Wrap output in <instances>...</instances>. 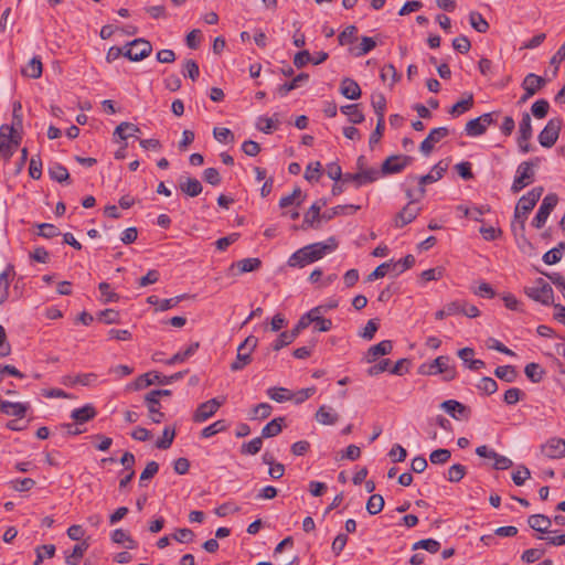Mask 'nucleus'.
<instances>
[{
    "label": "nucleus",
    "mask_w": 565,
    "mask_h": 565,
    "mask_svg": "<svg viewBox=\"0 0 565 565\" xmlns=\"http://www.w3.org/2000/svg\"><path fill=\"white\" fill-rule=\"evenodd\" d=\"M152 52V45L148 40L142 38L135 39L134 41L127 43L125 47H122V54L125 57L129 58L132 62H139L146 57H148Z\"/></svg>",
    "instance_id": "nucleus-6"
},
{
    "label": "nucleus",
    "mask_w": 565,
    "mask_h": 565,
    "mask_svg": "<svg viewBox=\"0 0 565 565\" xmlns=\"http://www.w3.org/2000/svg\"><path fill=\"white\" fill-rule=\"evenodd\" d=\"M535 172L531 170L527 163H520L516 169V175L511 185V191L516 194L521 192L525 186L534 181Z\"/></svg>",
    "instance_id": "nucleus-9"
},
{
    "label": "nucleus",
    "mask_w": 565,
    "mask_h": 565,
    "mask_svg": "<svg viewBox=\"0 0 565 565\" xmlns=\"http://www.w3.org/2000/svg\"><path fill=\"white\" fill-rule=\"evenodd\" d=\"M315 417L316 420L322 425H334L339 419L338 413L333 412L331 407L326 405L319 407Z\"/></svg>",
    "instance_id": "nucleus-29"
},
{
    "label": "nucleus",
    "mask_w": 565,
    "mask_h": 565,
    "mask_svg": "<svg viewBox=\"0 0 565 565\" xmlns=\"http://www.w3.org/2000/svg\"><path fill=\"white\" fill-rule=\"evenodd\" d=\"M137 132H140V128L138 126L124 121L116 127L114 136H118L121 140H127L129 137L135 136Z\"/></svg>",
    "instance_id": "nucleus-36"
},
{
    "label": "nucleus",
    "mask_w": 565,
    "mask_h": 565,
    "mask_svg": "<svg viewBox=\"0 0 565 565\" xmlns=\"http://www.w3.org/2000/svg\"><path fill=\"white\" fill-rule=\"evenodd\" d=\"M524 373L532 383H540L543 380L545 371L539 363L531 362L525 365Z\"/></svg>",
    "instance_id": "nucleus-40"
},
{
    "label": "nucleus",
    "mask_w": 565,
    "mask_h": 565,
    "mask_svg": "<svg viewBox=\"0 0 565 565\" xmlns=\"http://www.w3.org/2000/svg\"><path fill=\"white\" fill-rule=\"evenodd\" d=\"M226 429H227L226 422L224 419H220V420H216L213 424L204 427L201 430V437L202 438H210V437H213L214 435H216L218 433L225 431Z\"/></svg>",
    "instance_id": "nucleus-50"
},
{
    "label": "nucleus",
    "mask_w": 565,
    "mask_h": 565,
    "mask_svg": "<svg viewBox=\"0 0 565 565\" xmlns=\"http://www.w3.org/2000/svg\"><path fill=\"white\" fill-rule=\"evenodd\" d=\"M381 174L387 175V174H394L399 173L403 171V164L398 161V156L393 154L386 158L381 167Z\"/></svg>",
    "instance_id": "nucleus-33"
},
{
    "label": "nucleus",
    "mask_w": 565,
    "mask_h": 565,
    "mask_svg": "<svg viewBox=\"0 0 565 565\" xmlns=\"http://www.w3.org/2000/svg\"><path fill=\"white\" fill-rule=\"evenodd\" d=\"M10 487L18 492L30 491L35 486L32 478L14 479L9 482Z\"/></svg>",
    "instance_id": "nucleus-59"
},
{
    "label": "nucleus",
    "mask_w": 565,
    "mask_h": 565,
    "mask_svg": "<svg viewBox=\"0 0 565 565\" xmlns=\"http://www.w3.org/2000/svg\"><path fill=\"white\" fill-rule=\"evenodd\" d=\"M223 402L217 398H211L204 403H201L193 414V420L195 423H203L211 418L222 406Z\"/></svg>",
    "instance_id": "nucleus-11"
},
{
    "label": "nucleus",
    "mask_w": 565,
    "mask_h": 565,
    "mask_svg": "<svg viewBox=\"0 0 565 565\" xmlns=\"http://www.w3.org/2000/svg\"><path fill=\"white\" fill-rule=\"evenodd\" d=\"M14 275V267L11 264L0 274V306L8 300L11 278Z\"/></svg>",
    "instance_id": "nucleus-19"
},
{
    "label": "nucleus",
    "mask_w": 565,
    "mask_h": 565,
    "mask_svg": "<svg viewBox=\"0 0 565 565\" xmlns=\"http://www.w3.org/2000/svg\"><path fill=\"white\" fill-rule=\"evenodd\" d=\"M250 362H252V354L249 352H246V350L242 349V347L238 345L236 360L231 363V371H233V372L241 371L245 366H247Z\"/></svg>",
    "instance_id": "nucleus-37"
},
{
    "label": "nucleus",
    "mask_w": 565,
    "mask_h": 565,
    "mask_svg": "<svg viewBox=\"0 0 565 565\" xmlns=\"http://www.w3.org/2000/svg\"><path fill=\"white\" fill-rule=\"evenodd\" d=\"M284 420V417H276L271 419L263 427L260 437L264 439L276 437L277 435H279L282 430Z\"/></svg>",
    "instance_id": "nucleus-31"
},
{
    "label": "nucleus",
    "mask_w": 565,
    "mask_h": 565,
    "mask_svg": "<svg viewBox=\"0 0 565 565\" xmlns=\"http://www.w3.org/2000/svg\"><path fill=\"white\" fill-rule=\"evenodd\" d=\"M469 23L477 32L486 33L489 30V23L486 21L482 14L477 11L470 12Z\"/></svg>",
    "instance_id": "nucleus-47"
},
{
    "label": "nucleus",
    "mask_w": 565,
    "mask_h": 565,
    "mask_svg": "<svg viewBox=\"0 0 565 565\" xmlns=\"http://www.w3.org/2000/svg\"><path fill=\"white\" fill-rule=\"evenodd\" d=\"M544 192L543 186H535L526 194L522 195L514 209V216L512 221V231L515 236H519L524 244L531 245L525 237V222L529 213L534 209L537 201Z\"/></svg>",
    "instance_id": "nucleus-1"
},
{
    "label": "nucleus",
    "mask_w": 565,
    "mask_h": 565,
    "mask_svg": "<svg viewBox=\"0 0 565 565\" xmlns=\"http://www.w3.org/2000/svg\"><path fill=\"white\" fill-rule=\"evenodd\" d=\"M465 131L468 136L477 137L486 132V128L480 117L469 120L466 124Z\"/></svg>",
    "instance_id": "nucleus-58"
},
{
    "label": "nucleus",
    "mask_w": 565,
    "mask_h": 565,
    "mask_svg": "<svg viewBox=\"0 0 565 565\" xmlns=\"http://www.w3.org/2000/svg\"><path fill=\"white\" fill-rule=\"evenodd\" d=\"M415 201L411 200L395 216V226L404 227L413 222L420 212V209L414 205Z\"/></svg>",
    "instance_id": "nucleus-14"
},
{
    "label": "nucleus",
    "mask_w": 565,
    "mask_h": 565,
    "mask_svg": "<svg viewBox=\"0 0 565 565\" xmlns=\"http://www.w3.org/2000/svg\"><path fill=\"white\" fill-rule=\"evenodd\" d=\"M340 92L345 98L353 99V100L359 99L362 94V90H361L358 82L350 77H344L341 81Z\"/></svg>",
    "instance_id": "nucleus-21"
},
{
    "label": "nucleus",
    "mask_w": 565,
    "mask_h": 565,
    "mask_svg": "<svg viewBox=\"0 0 565 565\" xmlns=\"http://www.w3.org/2000/svg\"><path fill=\"white\" fill-rule=\"evenodd\" d=\"M475 355V350L472 348L466 347L458 351V356L463 361L467 367L471 371H479L486 366V363L479 359H472Z\"/></svg>",
    "instance_id": "nucleus-20"
},
{
    "label": "nucleus",
    "mask_w": 565,
    "mask_h": 565,
    "mask_svg": "<svg viewBox=\"0 0 565 565\" xmlns=\"http://www.w3.org/2000/svg\"><path fill=\"white\" fill-rule=\"evenodd\" d=\"M440 408H443L447 414H449L456 420L465 419L468 420L471 416V409L467 405L456 401V399H447L440 404Z\"/></svg>",
    "instance_id": "nucleus-10"
},
{
    "label": "nucleus",
    "mask_w": 565,
    "mask_h": 565,
    "mask_svg": "<svg viewBox=\"0 0 565 565\" xmlns=\"http://www.w3.org/2000/svg\"><path fill=\"white\" fill-rule=\"evenodd\" d=\"M548 110L550 103L544 98L534 102L531 106V114L537 119L545 118L548 114Z\"/></svg>",
    "instance_id": "nucleus-52"
},
{
    "label": "nucleus",
    "mask_w": 565,
    "mask_h": 565,
    "mask_svg": "<svg viewBox=\"0 0 565 565\" xmlns=\"http://www.w3.org/2000/svg\"><path fill=\"white\" fill-rule=\"evenodd\" d=\"M55 545L53 544L38 546L35 548L36 559L34 561L33 565H40L45 557L52 558L55 555Z\"/></svg>",
    "instance_id": "nucleus-54"
},
{
    "label": "nucleus",
    "mask_w": 565,
    "mask_h": 565,
    "mask_svg": "<svg viewBox=\"0 0 565 565\" xmlns=\"http://www.w3.org/2000/svg\"><path fill=\"white\" fill-rule=\"evenodd\" d=\"M111 540L114 543H117V544L127 542L128 543L127 548H130V550H132L137 546L136 541L129 534H127L122 529H116L111 533Z\"/></svg>",
    "instance_id": "nucleus-56"
},
{
    "label": "nucleus",
    "mask_w": 565,
    "mask_h": 565,
    "mask_svg": "<svg viewBox=\"0 0 565 565\" xmlns=\"http://www.w3.org/2000/svg\"><path fill=\"white\" fill-rule=\"evenodd\" d=\"M473 106V96L472 94H469L466 99L459 100L456 104H454L450 109L449 114L454 117H457L466 111H468Z\"/></svg>",
    "instance_id": "nucleus-46"
},
{
    "label": "nucleus",
    "mask_w": 565,
    "mask_h": 565,
    "mask_svg": "<svg viewBox=\"0 0 565 565\" xmlns=\"http://www.w3.org/2000/svg\"><path fill=\"white\" fill-rule=\"evenodd\" d=\"M262 266V260L257 257H249V258H244L242 260H238L236 263H233L230 267V270H234V269H237L236 273H234V275H241V274H245V273H250V271H255L257 269H259Z\"/></svg>",
    "instance_id": "nucleus-17"
},
{
    "label": "nucleus",
    "mask_w": 565,
    "mask_h": 565,
    "mask_svg": "<svg viewBox=\"0 0 565 565\" xmlns=\"http://www.w3.org/2000/svg\"><path fill=\"white\" fill-rule=\"evenodd\" d=\"M494 375L507 383H512L516 380L518 372L513 365H501L494 370Z\"/></svg>",
    "instance_id": "nucleus-42"
},
{
    "label": "nucleus",
    "mask_w": 565,
    "mask_h": 565,
    "mask_svg": "<svg viewBox=\"0 0 565 565\" xmlns=\"http://www.w3.org/2000/svg\"><path fill=\"white\" fill-rule=\"evenodd\" d=\"M342 114L348 116L351 124L358 125L364 121V114L359 109L358 104H349L340 107Z\"/></svg>",
    "instance_id": "nucleus-30"
},
{
    "label": "nucleus",
    "mask_w": 565,
    "mask_h": 565,
    "mask_svg": "<svg viewBox=\"0 0 565 565\" xmlns=\"http://www.w3.org/2000/svg\"><path fill=\"white\" fill-rule=\"evenodd\" d=\"M525 295L532 300L544 306L554 305V291L543 278H536L533 286L524 287Z\"/></svg>",
    "instance_id": "nucleus-5"
},
{
    "label": "nucleus",
    "mask_w": 565,
    "mask_h": 565,
    "mask_svg": "<svg viewBox=\"0 0 565 565\" xmlns=\"http://www.w3.org/2000/svg\"><path fill=\"white\" fill-rule=\"evenodd\" d=\"M466 467L461 463H455L448 469L447 480L450 482H459L466 475Z\"/></svg>",
    "instance_id": "nucleus-64"
},
{
    "label": "nucleus",
    "mask_w": 565,
    "mask_h": 565,
    "mask_svg": "<svg viewBox=\"0 0 565 565\" xmlns=\"http://www.w3.org/2000/svg\"><path fill=\"white\" fill-rule=\"evenodd\" d=\"M262 447H263V438L260 436L255 437L250 441L244 443L241 446V454L254 456L260 451Z\"/></svg>",
    "instance_id": "nucleus-55"
},
{
    "label": "nucleus",
    "mask_w": 565,
    "mask_h": 565,
    "mask_svg": "<svg viewBox=\"0 0 565 565\" xmlns=\"http://www.w3.org/2000/svg\"><path fill=\"white\" fill-rule=\"evenodd\" d=\"M199 348L200 342H193L184 351H180L173 354L169 360L166 361V363L168 365H173L177 363L184 362L185 360L194 355Z\"/></svg>",
    "instance_id": "nucleus-32"
},
{
    "label": "nucleus",
    "mask_w": 565,
    "mask_h": 565,
    "mask_svg": "<svg viewBox=\"0 0 565 565\" xmlns=\"http://www.w3.org/2000/svg\"><path fill=\"white\" fill-rule=\"evenodd\" d=\"M328 248L329 247H326L323 242L306 245L296 250L288 258L287 264L289 267L302 268L321 259L328 253Z\"/></svg>",
    "instance_id": "nucleus-2"
},
{
    "label": "nucleus",
    "mask_w": 565,
    "mask_h": 565,
    "mask_svg": "<svg viewBox=\"0 0 565 565\" xmlns=\"http://www.w3.org/2000/svg\"><path fill=\"white\" fill-rule=\"evenodd\" d=\"M443 162H438L436 163L431 171L425 175H422L419 179H418V182H419V192H420V195L423 196L426 192L425 190V185L426 184H429V183H433V182H436L438 181L439 179L443 178L444 173L446 172L448 166L447 164H441Z\"/></svg>",
    "instance_id": "nucleus-15"
},
{
    "label": "nucleus",
    "mask_w": 565,
    "mask_h": 565,
    "mask_svg": "<svg viewBox=\"0 0 565 565\" xmlns=\"http://www.w3.org/2000/svg\"><path fill=\"white\" fill-rule=\"evenodd\" d=\"M527 524L534 531L540 533H550L552 521L545 514H532L527 518Z\"/></svg>",
    "instance_id": "nucleus-24"
},
{
    "label": "nucleus",
    "mask_w": 565,
    "mask_h": 565,
    "mask_svg": "<svg viewBox=\"0 0 565 565\" xmlns=\"http://www.w3.org/2000/svg\"><path fill=\"white\" fill-rule=\"evenodd\" d=\"M371 105L374 109V113L377 116V119H384L385 110H386V98L382 93H374L371 96Z\"/></svg>",
    "instance_id": "nucleus-44"
},
{
    "label": "nucleus",
    "mask_w": 565,
    "mask_h": 565,
    "mask_svg": "<svg viewBox=\"0 0 565 565\" xmlns=\"http://www.w3.org/2000/svg\"><path fill=\"white\" fill-rule=\"evenodd\" d=\"M450 358L447 355L437 356L430 363H424L418 367L422 375L443 374V380L450 382L456 379L457 372L455 366L449 365Z\"/></svg>",
    "instance_id": "nucleus-3"
},
{
    "label": "nucleus",
    "mask_w": 565,
    "mask_h": 565,
    "mask_svg": "<svg viewBox=\"0 0 565 565\" xmlns=\"http://www.w3.org/2000/svg\"><path fill=\"white\" fill-rule=\"evenodd\" d=\"M384 508V499L381 494H372L366 502V511L371 515L380 513Z\"/></svg>",
    "instance_id": "nucleus-53"
},
{
    "label": "nucleus",
    "mask_w": 565,
    "mask_h": 565,
    "mask_svg": "<svg viewBox=\"0 0 565 565\" xmlns=\"http://www.w3.org/2000/svg\"><path fill=\"white\" fill-rule=\"evenodd\" d=\"M360 209H361L360 205H354V204L337 205L334 207L326 210L322 213V220L324 222H329L339 215L354 214Z\"/></svg>",
    "instance_id": "nucleus-23"
},
{
    "label": "nucleus",
    "mask_w": 565,
    "mask_h": 565,
    "mask_svg": "<svg viewBox=\"0 0 565 565\" xmlns=\"http://www.w3.org/2000/svg\"><path fill=\"white\" fill-rule=\"evenodd\" d=\"M97 415V411L93 404H86L83 407L75 408L71 413V418L77 424H84L94 419Z\"/></svg>",
    "instance_id": "nucleus-22"
},
{
    "label": "nucleus",
    "mask_w": 565,
    "mask_h": 565,
    "mask_svg": "<svg viewBox=\"0 0 565 565\" xmlns=\"http://www.w3.org/2000/svg\"><path fill=\"white\" fill-rule=\"evenodd\" d=\"M267 395L269 396V398L277 403L291 401L294 397L292 393H290V391L285 387H270L267 390Z\"/></svg>",
    "instance_id": "nucleus-45"
},
{
    "label": "nucleus",
    "mask_w": 565,
    "mask_h": 565,
    "mask_svg": "<svg viewBox=\"0 0 565 565\" xmlns=\"http://www.w3.org/2000/svg\"><path fill=\"white\" fill-rule=\"evenodd\" d=\"M546 85V79L534 73H529L521 86H526L529 89H534V95Z\"/></svg>",
    "instance_id": "nucleus-39"
},
{
    "label": "nucleus",
    "mask_w": 565,
    "mask_h": 565,
    "mask_svg": "<svg viewBox=\"0 0 565 565\" xmlns=\"http://www.w3.org/2000/svg\"><path fill=\"white\" fill-rule=\"evenodd\" d=\"M449 135L447 127H438L430 130L428 136L422 141L419 150L423 154L429 156L434 149V145L439 142L440 139Z\"/></svg>",
    "instance_id": "nucleus-12"
},
{
    "label": "nucleus",
    "mask_w": 565,
    "mask_h": 565,
    "mask_svg": "<svg viewBox=\"0 0 565 565\" xmlns=\"http://www.w3.org/2000/svg\"><path fill=\"white\" fill-rule=\"evenodd\" d=\"M477 388L487 395H491L498 391V384L492 377L484 376L477 384Z\"/></svg>",
    "instance_id": "nucleus-63"
},
{
    "label": "nucleus",
    "mask_w": 565,
    "mask_h": 565,
    "mask_svg": "<svg viewBox=\"0 0 565 565\" xmlns=\"http://www.w3.org/2000/svg\"><path fill=\"white\" fill-rule=\"evenodd\" d=\"M358 28L355 25L347 26L339 35L338 42L340 45L353 43L356 40Z\"/></svg>",
    "instance_id": "nucleus-62"
},
{
    "label": "nucleus",
    "mask_w": 565,
    "mask_h": 565,
    "mask_svg": "<svg viewBox=\"0 0 565 565\" xmlns=\"http://www.w3.org/2000/svg\"><path fill=\"white\" fill-rule=\"evenodd\" d=\"M29 408L30 405L28 403H13L8 401H3L0 403L1 413L9 416H15L18 418H23Z\"/></svg>",
    "instance_id": "nucleus-16"
},
{
    "label": "nucleus",
    "mask_w": 565,
    "mask_h": 565,
    "mask_svg": "<svg viewBox=\"0 0 565 565\" xmlns=\"http://www.w3.org/2000/svg\"><path fill=\"white\" fill-rule=\"evenodd\" d=\"M376 46L373 38L362 36L360 46L351 50L354 56L360 57L371 52Z\"/></svg>",
    "instance_id": "nucleus-51"
},
{
    "label": "nucleus",
    "mask_w": 565,
    "mask_h": 565,
    "mask_svg": "<svg viewBox=\"0 0 565 565\" xmlns=\"http://www.w3.org/2000/svg\"><path fill=\"white\" fill-rule=\"evenodd\" d=\"M451 457L450 450L446 448H439L430 452L429 460L433 465H444Z\"/></svg>",
    "instance_id": "nucleus-61"
},
{
    "label": "nucleus",
    "mask_w": 565,
    "mask_h": 565,
    "mask_svg": "<svg viewBox=\"0 0 565 565\" xmlns=\"http://www.w3.org/2000/svg\"><path fill=\"white\" fill-rule=\"evenodd\" d=\"M175 437V428L174 427H164L162 437L159 438L156 443V447L158 449L166 450L171 447L173 439Z\"/></svg>",
    "instance_id": "nucleus-48"
},
{
    "label": "nucleus",
    "mask_w": 565,
    "mask_h": 565,
    "mask_svg": "<svg viewBox=\"0 0 565 565\" xmlns=\"http://www.w3.org/2000/svg\"><path fill=\"white\" fill-rule=\"evenodd\" d=\"M42 62L40 57L34 56L22 70V74L30 78H39L42 75Z\"/></svg>",
    "instance_id": "nucleus-43"
},
{
    "label": "nucleus",
    "mask_w": 565,
    "mask_h": 565,
    "mask_svg": "<svg viewBox=\"0 0 565 565\" xmlns=\"http://www.w3.org/2000/svg\"><path fill=\"white\" fill-rule=\"evenodd\" d=\"M562 126V118H551L543 130L539 134L537 139L540 145L544 148H552L558 139Z\"/></svg>",
    "instance_id": "nucleus-7"
},
{
    "label": "nucleus",
    "mask_w": 565,
    "mask_h": 565,
    "mask_svg": "<svg viewBox=\"0 0 565 565\" xmlns=\"http://www.w3.org/2000/svg\"><path fill=\"white\" fill-rule=\"evenodd\" d=\"M356 173V188H360L369 183H373L381 175V171H379L375 168L362 169V171H358Z\"/></svg>",
    "instance_id": "nucleus-34"
},
{
    "label": "nucleus",
    "mask_w": 565,
    "mask_h": 565,
    "mask_svg": "<svg viewBox=\"0 0 565 565\" xmlns=\"http://www.w3.org/2000/svg\"><path fill=\"white\" fill-rule=\"evenodd\" d=\"M414 264L415 257L412 254H408L396 263L392 262V271L394 273L395 276H398L405 270L412 268Z\"/></svg>",
    "instance_id": "nucleus-49"
},
{
    "label": "nucleus",
    "mask_w": 565,
    "mask_h": 565,
    "mask_svg": "<svg viewBox=\"0 0 565 565\" xmlns=\"http://www.w3.org/2000/svg\"><path fill=\"white\" fill-rule=\"evenodd\" d=\"M97 320L105 324L119 323L120 315L117 310L105 309L97 315Z\"/></svg>",
    "instance_id": "nucleus-60"
},
{
    "label": "nucleus",
    "mask_w": 565,
    "mask_h": 565,
    "mask_svg": "<svg viewBox=\"0 0 565 565\" xmlns=\"http://www.w3.org/2000/svg\"><path fill=\"white\" fill-rule=\"evenodd\" d=\"M89 543L84 540L81 543L76 544L73 547V551L71 554H67L65 556V562L68 565H77L79 561L82 559L84 553L88 550Z\"/></svg>",
    "instance_id": "nucleus-35"
},
{
    "label": "nucleus",
    "mask_w": 565,
    "mask_h": 565,
    "mask_svg": "<svg viewBox=\"0 0 565 565\" xmlns=\"http://www.w3.org/2000/svg\"><path fill=\"white\" fill-rule=\"evenodd\" d=\"M393 350V343L391 340H383L380 343L372 345L367 350L366 361L369 363L374 362L379 355L390 354Z\"/></svg>",
    "instance_id": "nucleus-25"
},
{
    "label": "nucleus",
    "mask_w": 565,
    "mask_h": 565,
    "mask_svg": "<svg viewBox=\"0 0 565 565\" xmlns=\"http://www.w3.org/2000/svg\"><path fill=\"white\" fill-rule=\"evenodd\" d=\"M418 548H423L431 554H435L440 550V543L434 539H425L413 544V551Z\"/></svg>",
    "instance_id": "nucleus-57"
},
{
    "label": "nucleus",
    "mask_w": 565,
    "mask_h": 565,
    "mask_svg": "<svg viewBox=\"0 0 565 565\" xmlns=\"http://www.w3.org/2000/svg\"><path fill=\"white\" fill-rule=\"evenodd\" d=\"M308 79H309V74L300 73L297 76H295L290 82L279 85L277 87L276 92L279 96L285 97L288 95L289 92L298 88L301 83L307 82Z\"/></svg>",
    "instance_id": "nucleus-28"
},
{
    "label": "nucleus",
    "mask_w": 565,
    "mask_h": 565,
    "mask_svg": "<svg viewBox=\"0 0 565 565\" xmlns=\"http://www.w3.org/2000/svg\"><path fill=\"white\" fill-rule=\"evenodd\" d=\"M97 379V375L95 373H84V374H77L75 376H66L64 379V384L65 385H76V384H81L83 386H88L90 385L94 381H96Z\"/></svg>",
    "instance_id": "nucleus-38"
},
{
    "label": "nucleus",
    "mask_w": 565,
    "mask_h": 565,
    "mask_svg": "<svg viewBox=\"0 0 565 565\" xmlns=\"http://www.w3.org/2000/svg\"><path fill=\"white\" fill-rule=\"evenodd\" d=\"M179 189L190 198H195L203 191L202 183L195 178H186L184 181L180 180Z\"/></svg>",
    "instance_id": "nucleus-26"
},
{
    "label": "nucleus",
    "mask_w": 565,
    "mask_h": 565,
    "mask_svg": "<svg viewBox=\"0 0 565 565\" xmlns=\"http://www.w3.org/2000/svg\"><path fill=\"white\" fill-rule=\"evenodd\" d=\"M558 196L555 193L547 194L543 201L542 204L539 207V211L536 212V215L533 217L531 224L535 228H542L550 216L551 212L554 210V207L557 205Z\"/></svg>",
    "instance_id": "nucleus-8"
},
{
    "label": "nucleus",
    "mask_w": 565,
    "mask_h": 565,
    "mask_svg": "<svg viewBox=\"0 0 565 565\" xmlns=\"http://www.w3.org/2000/svg\"><path fill=\"white\" fill-rule=\"evenodd\" d=\"M542 452L551 458L558 459L565 456V439L553 437L542 445Z\"/></svg>",
    "instance_id": "nucleus-13"
},
{
    "label": "nucleus",
    "mask_w": 565,
    "mask_h": 565,
    "mask_svg": "<svg viewBox=\"0 0 565 565\" xmlns=\"http://www.w3.org/2000/svg\"><path fill=\"white\" fill-rule=\"evenodd\" d=\"M186 297V295H181L173 298L160 300L157 296L152 295L147 298V302L153 306H158V310L160 311H166L175 307L181 300H183Z\"/></svg>",
    "instance_id": "nucleus-27"
},
{
    "label": "nucleus",
    "mask_w": 565,
    "mask_h": 565,
    "mask_svg": "<svg viewBox=\"0 0 565 565\" xmlns=\"http://www.w3.org/2000/svg\"><path fill=\"white\" fill-rule=\"evenodd\" d=\"M322 220V213L319 211L318 205H311L308 211L305 213L303 221L301 224L302 230L307 228H320V223Z\"/></svg>",
    "instance_id": "nucleus-18"
},
{
    "label": "nucleus",
    "mask_w": 565,
    "mask_h": 565,
    "mask_svg": "<svg viewBox=\"0 0 565 565\" xmlns=\"http://www.w3.org/2000/svg\"><path fill=\"white\" fill-rule=\"evenodd\" d=\"M49 175L52 180L63 183L70 182L68 170L61 163H54L49 168Z\"/></svg>",
    "instance_id": "nucleus-41"
},
{
    "label": "nucleus",
    "mask_w": 565,
    "mask_h": 565,
    "mask_svg": "<svg viewBox=\"0 0 565 565\" xmlns=\"http://www.w3.org/2000/svg\"><path fill=\"white\" fill-rule=\"evenodd\" d=\"M189 373V370L177 372L172 375H162L159 372H148L139 375L135 382L132 383L134 390L139 391L143 390L153 383H158L160 385H169L173 382H177L184 377L185 374Z\"/></svg>",
    "instance_id": "nucleus-4"
}]
</instances>
